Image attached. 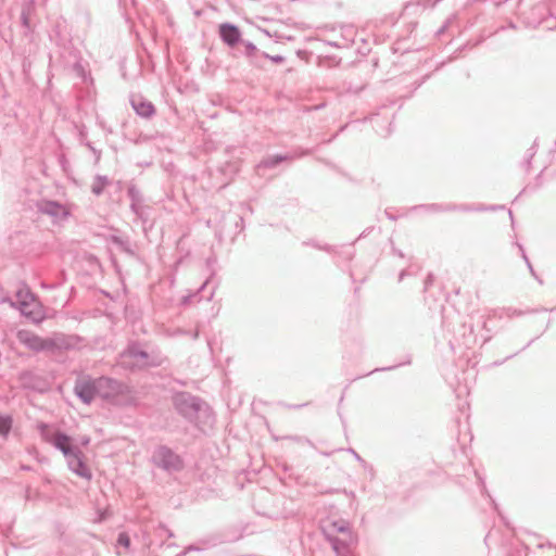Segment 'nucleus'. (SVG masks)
Masks as SVG:
<instances>
[{"label": "nucleus", "mask_w": 556, "mask_h": 556, "mask_svg": "<svg viewBox=\"0 0 556 556\" xmlns=\"http://www.w3.org/2000/svg\"><path fill=\"white\" fill-rule=\"evenodd\" d=\"M428 77H429V75H426L422 77V79L420 81L416 83L415 89H418Z\"/></svg>", "instance_id": "nucleus-59"}, {"label": "nucleus", "mask_w": 556, "mask_h": 556, "mask_svg": "<svg viewBox=\"0 0 556 556\" xmlns=\"http://www.w3.org/2000/svg\"><path fill=\"white\" fill-rule=\"evenodd\" d=\"M309 403H302V404H287V403H281V406L283 407H287L289 409H299V408H302V407H305L307 406Z\"/></svg>", "instance_id": "nucleus-44"}, {"label": "nucleus", "mask_w": 556, "mask_h": 556, "mask_svg": "<svg viewBox=\"0 0 556 556\" xmlns=\"http://www.w3.org/2000/svg\"><path fill=\"white\" fill-rule=\"evenodd\" d=\"M504 205L492 204H455V203H429L414 205L412 211H425L427 213H445V212H485L504 210Z\"/></svg>", "instance_id": "nucleus-5"}, {"label": "nucleus", "mask_w": 556, "mask_h": 556, "mask_svg": "<svg viewBox=\"0 0 556 556\" xmlns=\"http://www.w3.org/2000/svg\"><path fill=\"white\" fill-rule=\"evenodd\" d=\"M123 184H124V182H123L122 180H117V181H116V186H117V189H118V190H122V188H123Z\"/></svg>", "instance_id": "nucleus-63"}, {"label": "nucleus", "mask_w": 556, "mask_h": 556, "mask_svg": "<svg viewBox=\"0 0 556 556\" xmlns=\"http://www.w3.org/2000/svg\"><path fill=\"white\" fill-rule=\"evenodd\" d=\"M542 176H543V170H541L540 174L535 177V186L536 187H540L542 185Z\"/></svg>", "instance_id": "nucleus-56"}, {"label": "nucleus", "mask_w": 556, "mask_h": 556, "mask_svg": "<svg viewBox=\"0 0 556 556\" xmlns=\"http://www.w3.org/2000/svg\"><path fill=\"white\" fill-rule=\"evenodd\" d=\"M68 469L76 476L90 481L92 479V472L89 468L86 456L80 448H77L72 455L64 456Z\"/></svg>", "instance_id": "nucleus-9"}, {"label": "nucleus", "mask_w": 556, "mask_h": 556, "mask_svg": "<svg viewBox=\"0 0 556 556\" xmlns=\"http://www.w3.org/2000/svg\"><path fill=\"white\" fill-rule=\"evenodd\" d=\"M84 144L93 153V155L96 157V162L98 163L101 157V151L96 149L93 147L92 142H90V141H85Z\"/></svg>", "instance_id": "nucleus-36"}, {"label": "nucleus", "mask_w": 556, "mask_h": 556, "mask_svg": "<svg viewBox=\"0 0 556 556\" xmlns=\"http://www.w3.org/2000/svg\"><path fill=\"white\" fill-rule=\"evenodd\" d=\"M506 314H507V316H508L509 318H511V317H515V316H521V315H523V314H525V312H523V311H520V309H517V308L508 307V308L506 309Z\"/></svg>", "instance_id": "nucleus-42"}, {"label": "nucleus", "mask_w": 556, "mask_h": 556, "mask_svg": "<svg viewBox=\"0 0 556 556\" xmlns=\"http://www.w3.org/2000/svg\"><path fill=\"white\" fill-rule=\"evenodd\" d=\"M13 427V418L10 415L0 414V437L8 438Z\"/></svg>", "instance_id": "nucleus-27"}, {"label": "nucleus", "mask_w": 556, "mask_h": 556, "mask_svg": "<svg viewBox=\"0 0 556 556\" xmlns=\"http://www.w3.org/2000/svg\"><path fill=\"white\" fill-rule=\"evenodd\" d=\"M166 361V357L163 356L160 352H151L149 353L148 359L141 364L142 367H160Z\"/></svg>", "instance_id": "nucleus-26"}, {"label": "nucleus", "mask_w": 556, "mask_h": 556, "mask_svg": "<svg viewBox=\"0 0 556 556\" xmlns=\"http://www.w3.org/2000/svg\"><path fill=\"white\" fill-rule=\"evenodd\" d=\"M392 253L401 258L404 257V253L401 250L396 249L395 247H392Z\"/></svg>", "instance_id": "nucleus-54"}, {"label": "nucleus", "mask_w": 556, "mask_h": 556, "mask_svg": "<svg viewBox=\"0 0 556 556\" xmlns=\"http://www.w3.org/2000/svg\"><path fill=\"white\" fill-rule=\"evenodd\" d=\"M434 282V275L432 273H428L425 281H424V291H428V289L433 285Z\"/></svg>", "instance_id": "nucleus-38"}, {"label": "nucleus", "mask_w": 556, "mask_h": 556, "mask_svg": "<svg viewBox=\"0 0 556 556\" xmlns=\"http://www.w3.org/2000/svg\"><path fill=\"white\" fill-rule=\"evenodd\" d=\"M538 139L534 140L533 144L527 150L525 157L532 160L538 151Z\"/></svg>", "instance_id": "nucleus-35"}, {"label": "nucleus", "mask_w": 556, "mask_h": 556, "mask_svg": "<svg viewBox=\"0 0 556 556\" xmlns=\"http://www.w3.org/2000/svg\"><path fill=\"white\" fill-rule=\"evenodd\" d=\"M543 311L546 312V311H548V308L542 307V308L532 309L531 312L536 313V312H543ZM553 311H556V307H553L549 309V312H553Z\"/></svg>", "instance_id": "nucleus-58"}, {"label": "nucleus", "mask_w": 556, "mask_h": 556, "mask_svg": "<svg viewBox=\"0 0 556 556\" xmlns=\"http://www.w3.org/2000/svg\"><path fill=\"white\" fill-rule=\"evenodd\" d=\"M99 397L110 403H122L125 405H135L136 399L131 396V388L115 378L100 376L97 378Z\"/></svg>", "instance_id": "nucleus-2"}, {"label": "nucleus", "mask_w": 556, "mask_h": 556, "mask_svg": "<svg viewBox=\"0 0 556 556\" xmlns=\"http://www.w3.org/2000/svg\"><path fill=\"white\" fill-rule=\"evenodd\" d=\"M127 197L130 200V211L140 219L142 223L148 220L146 213V206L143 204L144 198L139 187L131 180L127 184Z\"/></svg>", "instance_id": "nucleus-8"}, {"label": "nucleus", "mask_w": 556, "mask_h": 556, "mask_svg": "<svg viewBox=\"0 0 556 556\" xmlns=\"http://www.w3.org/2000/svg\"><path fill=\"white\" fill-rule=\"evenodd\" d=\"M479 318L481 319V323H482V329L489 333L491 330L488 328L486 318H484L483 315H481Z\"/></svg>", "instance_id": "nucleus-48"}, {"label": "nucleus", "mask_w": 556, "mask_h": 556, "mask_svg": "<svg viewBox=\"0 0 556 556\" xmlns=\"http://www.w3.org/2000/svg\"><path fill=\"white\" fill-rule=\"evenodd\" d=\"M508 214H509V218H510V220H511V227L514 228V226H515V222H514L513 212H511V211H508Z\"/></svg>", "instance_id": "nucleus-62"}, {"label": "nucleus", "mask_w": 556, "mask_h": 556, "mask_svg": "<svg viewBox=\"0 0 556 556\" xmlns=\"http://www.w3.org/2000/svg\"><path fill=\"white\" fill-rule=\"evenodd\" d=\"M117 544L119 546H123L124 548L128 549L131 545L130 536L127 532L123 531L117 534Z\"/></svg>", "instance_id": "nucleus-32"}, {"label": "nucleus", "mask_w": 556, "mask_h": 556, "mask_svg": "<svg viewBox=\"0 0 556 556\" xmlns=\"http://www.w3.org/2000/svg\"><path fill=\"white\" fill-rule=\"evenodd\" d=\"M126 355L130 358L140 359L146 362L149 357V352L143 350L138 341H131L126 349Z\"/></svg>", "instance_id": "nucleus-21"}, {"label": "nucleus", "mask_w": 556, "mask_h": 556, "mask_svg": "<svg viewBox=\"0 0 556 556\" xmlns=\"http://www.w3.org/2000/svg\"><path fill=\"white\" fill-rule=\"evenodd\" d=\"M410 363H412V358H410V356H407L404 362H401V363L392 365V366L375 368L374 370L370 371V374L378 372V371H390V370H393V369H395V368H397L400 366L409 365Z\"/></svg>", "instance_id": "nucleus-33"}, {"label": "nucleus", "mask_w": 556, "mask_h": 556, "mask_svg": "<svg viewBox=\"0 0 556 556\" xmlns=\"http://www.w3.org/2000/svg\"><path fill=\"white\" fill-rule=\"evenodd\" d=\"M210 280L206 279L200 288H198V290L193 293H189V294H186L184 295L181 299H180V305L181 306H187L189 304H191L192 302H194L195 300L197 301H201L203 298L206 299V301H211L213 295H214V289H212L206 295H203L202 292L205 290L206 286L208 285Z\"/></svg>", "instance_id": "nucleus-18"}, {"label": "nucleus", "mask_w": 556, "mask_h": 556, "mask_svg": "<svg viewBox=\"0 0 556 556\" xmlns=\"http://www.w3.org/2000/svg\"><path fill=\"white\" fill-rule=\"evenodd\" d=\"M292 159H293V156L290 154L267 155L255 165V174L260 177H264L266 169L276 168L281 163L292 160Z\"/></svg>", "instance_id": "nucleus-16"}, {"label": "nucleus", "mask_w": 556, "mask_h": 556, "mask_svg": "<svg viewBox=\"0 0 556 556\" xmlns=\"http://www.w3.org/2000/svg\"><path fill=\"white\" fill-rule=\"evenodd\" d=\"M338 416L340 418L343 429L345 430L346 429V420L340 409H338Z\"/></svg>", "instance_id": "nucleus-51"}, {"label": "nucleus", "mask_w": 556, "mask_h": 556, "mask_svg": "<svg viewBox=\"0 0 556 556\" xmlns=\"http://www.w3.org/2000/svg\"><path fill=\"white\" fill-rule=\"evenodd\" d=\"M18 312L35 325H40L46 319L45 308L38 299L26 309L23 308Z\"/></svg>", "instance_id": "nucleus-17"}, {"label": "nucleus", "mask_w": 556, "mask_h": 556, "mask_svg": "<svg viewBox=\"0 0 556 556\" xmlns=\"http://www.w3.org/2000/svg\"><path fill=\"white\" fill-rule=\"evenodd\" d=\"M37 430L41 439L46 443L51 444L55 450L60 451L63 456H70L79 448L75 444V440L72 435L47 422H39L37 425Z\"/></svg>", "instance_id": "nucleus-3"}, {"label": "nucleus", "mask_w": 556, "mask_h": 556, "mask_svg": "<svg viewBox=\"0 0 556 556\" xmlns=\"http://www.w3.org/2000/svg\"><path fill=\"white\" fill-rule=\"evenodd\" d=\"M129 103L135 113L141 118L150 119L156 114L155 105L141 94H131Z\"/></svg>", "instance_id": "nucleus-15"}, {"label": "nucleus", "mask_w": 556, "mask_h": 556, "mask_svg": "<svg viewBox=\"0 0 556 556\" xmlns=\"http://www.w3.org/2000/svg\"><path fill=\"white\" fill-rule=\"evenodd\" d=\"M336 555H337V556H351V555H353V554L351 553V547H349V548L343 549L342 552H340V553H338V554H336Z\"/></svg>", "instance_id": "nucleus-53"}, {"label": "nucleus", "mask_w": 556, "mask_h": 556, "mask_svg": "<svg viewBox=\"0 0 556 556\" xmlns=\"http://www.w3.org/2000/svg\"><path fill=\"white\" fill-rule=\"evenodd\" d=\"M348 452L353 455V457L363 466L367 465V462L352 447L348 448Z\"/></svg>", "instance_id": "nucleus-40"}, {"label": "nucleus", "mask_w": 556, "mask_h": 556, "mask_svg": "<svg viewBox=\"0 0 556 556\" xmlns=\"http://www.w3.org/2000/svg\"><path fill=\"white\" fill-rule=\"evenodd\" d=\"M540 336L531 339L520 351H517L508 356H506L503 361H496L493 363L494 366H500L502 364H504L507 359H510L513 357H515L516 355H518L521 351H525L527 348H529Z\"/></svg>", "instance_id": "nucleus-34"}, {"label": "nucleus", "mask_w": 556, "mask_h": 556, "mask_svg": "<svg viewBox=\"0 0 556 556\" xmlns=\"http://www.w3.org/2000/svg\"><path fill=\"white\" fill-rule=\"evenodd\" d=\"M371 229H372V228H370V227H369V228H367V229H365V230L359 235L358 239L366 237V236L370 232V230H371Z\"/></svg>", "instance_id": "nucleus-60"}, {"label": "nucleus", "mask_w": 556, "mask_h": 556, "mask_svg": "<svg viewBox=\"0 0 556 556\" xmlns=\"http://www.w3.org/2000/svg\"><path fill=\"white\" fill-rule=\"evenodd\" d=\"M346 127H348V125H344V126L340 127V129L331 138H329L326 142L330 143L332 140H334L337 138L339 132L343 131Z\"/></svg>", "instance_id": "nucleus-49"}, {"label": "nucleus", "mask_w": 556, "mask_h": 556, "mask_svg": "<svg viewBox=\"0 0 556 556\" xmlns=\"http://www.w3.org/2000/svg\"><path fill=\"white\" fill-rule=\"evenodd\" d=\"M410 275L408 269H402L399 274V281H402L406 276Z\"/></svg>", "instance_id": "nucleus-50"}, {"label": "nucleus", "mask_w": 556, "mask_h": 556, "mask_svg": "<svg viewBox=\"0 0 556 556\" xmlns=\"http://www.w3.org/2000/svg\"><path fill=\"white\" fill-rule=\"evenodd\" d=\"M151 463L168 475L180 472L185 468L182 456L165 444H160L154 447L151 455Z\"/></svg>", "instance_id": "nucleus-4"}, {"label": "nucleus", "mask_w": 556, "mask_h": 556, "mask_svg": "<svg viewBox=\"0 0 556 556\" xmlns=\"http://www.w3.org/2000/svg\"><path fill=\"white\" fill-rule=\"evenodd\" d=\"M324 538L330 544L331 548L333 549V552L336 554H338V553L342 552L343 549H346L357 543V542H350L349 536H345L343 539H340L338 536H324Z\"/></svg>", "instance_id": "nucleus-23"}, {"label": "nucleus", "mask_w": 556, "mask_h": 556, "mask_svg": "<svg viewBox=\"0 0 556 556\" xmlns=\"http://www.w3.org/2000/svg\"><path fill=\"white\" fill-rule=\"evenodd\" d=\"M236 227L239 228V231H241L244 227V219L243 217L239 216L235 223Z\"/></svg>", "instance_id": "nucleus-47"}, {"label": "nucleus", "mask_w": 556, "mask_h": 556, "mask_svg": "<svg viewBox=\"0 0 556 556\" xmlns=\"http://www.w3.org/2000/svg\"><path fill=\"white\" fill-rule=\"evenodd\" d=\"M38 212L49 215L56 220H64L70 216L68 210L59 201L41 200L37 203Z\"/></svg>", "instance_id": "nucleus-14"}, {"label": "nucleus", "mask_w": 556, "mask_h": 556, "mask_svg": "<svg viewBox=\"0 0 556 556\" xmlns=\"http://www.w3.org/2000/svg\"><path fill=\"white\" fill-rule=\"evenodd\" d=\"M203 542L208 544L210 546H216V545L220 544L223 541L220 540V538L218 535H214L207 540H204Z\"/></svg>", "instance_id": "nucleus-43"}, {"label": "nucleus", "mask_w": 556, "mask_h": 556, "mask_svg": "<svg viewBox=\"0 0 556 556\" xmlns=\"http://www.w3.org/2000/svg\"><path fill=\"white\" fill-rule=\"evenodd\" d=\"M531 162H532V160H529V159H527V157H525V159H523V161H522L521 165H522V167L526 169V172H529V170H530V168H531Z\"/></svg>", "instance_id": "nucleus-46"}, {"label": "nucleus", "mask_w": 556, "mask_h": 556, "mask_svg": "<svg viewBox=\"0 0 556 556\" xmlns=\"http://www.w3.org/2000/svg\"><path fill=\"white\" fill-rule=\"evenodd\" d=\"M285 439L291 440L294 442H302V440H303L301 437H298V435H288V437H285Z\"/></svg>", "instance_id": "nucleus-57"}, {"label": "nucleus", "mask_w": 556, "mask_h": 556, "mask_svg": "<svg viewBox=\"0 0 556 556\" xmlns=\"http://www.w3.org/2000/svg\"><path fill=\"white\" fill-rule=\"evenodd\" d=\"M110 184V179L105 175H96L93 184L91 186V192L96 197H100L103 194L104 189Z\"/></svg>", "instance_id": "nucleus-24"}, {"label": "nucleus", "mask_w": 556, "mask_h": 556, "mask_svg": "<svg viewBox=\"0 0 556 556\" xmlns=\"http://www.w3.org/2000/svg\"><path fill=\"white\" fill-rule=\"evenodd\" d=\"M63 23L56 22L49 35L50 40L60 47H66L71 42L70 37L63 33Z\"/></svg>", "instance_id": "nucleus-20"}, {"label": "nucleus", "mask_w": 556, "mask_h": 556, "mask_svg": "<svg viewBox=\"0 0 556 556\" xmlns=\"http://www.w3.org/2000/svg\"><path fill=\"white\" fill-rule=\"evenodd\" d=\"M475 472V476L477 478V483H478V486L480 489V493L483 495V496H486L489 497L493 508L498 513V516L502 518V520L504 521V525L509 528V523L508 521L502 516V514L500 513L498 510V505L497 503L495 502V500L491 496V494L489 493L488 491V488H486V484H485V479L484 477L479 472L478 469H475L473 470Z\"/></svg>", "instance_id": "nucleus-19"}, {"label": "nucleus", "mask_w": 556, "mask_h": 556, "mask_svg": "<svg viewBox=\"0 0 556 556\" xmlns=\"http://www.w3.org/2000/svg\"><path fill=\"white\" fill-rule=\"evenodd\" d=\"M384 214H386V216H387L390 220H396V219H397V217H396L395 215H393L392 213H390V208H386Z\"/></svg>", "instance_id": "nucleus-55"}, {"label": "nucleus", "mask_w": 556, "mask_h": 556, "mask_svg": "<svg viewBox=\"0 0 556 556\" xmlns=\"http://www.w3.org/2000/svg\"><path fill=\"white\" fill-rule=\"evenodd\" d=\"M15 298L16 300H12L9 296L3 298L1 303H9L11 307L21 311L23 308L26 309L27 306H30L38 299L25 282H22L15 291Z\"/></svg>", "instance_id": "nucleus-10"}, {"label": "nucleus", "mask_w": 556, "mask_h": 556, "mask_svg": "<svg viewBox=\"0 0 556 556\" xmlns=\"http://www.w3.org/2000/svg\"><path fill=\"white\" fill-rule=\"evenodd\" d=\"M296 54L302 58L303 55L307 54V51L305 50H298Z\"/></svg>", "instance_id": "nucleus-61"}, {"label": "nucleus", "mask_w": 556, "mask_h": 556, "mask_svg": "<svg viewBox=\"0 0 556 556\" xmlns=\"http://www.w3.org/2000/svg\"><path fill=\"white\" fill-rule=\"evenodd\" d=\"M267 60L271 61L275 64H281V63H283L286 61V58L283 55H280V54H276V55L268 54Z\"/></svg>", "instance_id": "nucleus-41"}, {"label": "nucleus", "mask_w": 556, "mask_h": 556, "mask_svg": "<svg viewBox=\"0 0 556 556\" xmlns=\"http://www.w3.org/2000/svg\"><path fill=\"white\" fill-rule=\"evenodd\" d=\"M199 338V331L195 330L193 333H192V339L193 340H197Z\"/></svg>", "instance_id": "nucleus-64"}, {"label": "nucleus", "mask_w": 556, "mask_h": 556, "mask_svg": "<svg viewBox=\"0 0 556 556\" xmlns=\"http://www.w3.org/2000/svg\"><path fill=\"white\" fill-rule=\"evenodd\" d=\"M175 412L187 422L203 431L215 422L212 407L200 396L187 391H176L172 395Z\"/></svg>", "instance_id": "nucleus-1"}, {"label": "nucleus", "mask_w": 556, "mask_h": 556, "mask_svg": "<svg viewBox=\"0 0 556 556\" xmlns=\"http://www.w3.org/2000/svg\"><path fill=\"white\" fill-rule=\"evenodd\" d=\"M302 244L303 245L313 247V248H315L317 250H321V251H325L327 253L336 252V248L334 247H332L330 244H320L319 242H317L314 239H311V240H307V241H303Z\"/></svg>", "instance_id": "nucleus-30"}, {"label": "nucleus", "mask_w": 556, "mask_h": 556, "mask_svg": "<svg viewBox=\"0 0 556 556\" xmlns=\"http://www.w3.org/2000/svg\"><path fill=\"white\" fill-rule=\"evenodd\" d=\"M83 341L84 339L78 334L56 333L49 338V343L51 345L50 351L74 350L79 348Z\"/></svg>", "instance_id": "nucleus-12"}, {"label": "nucleus", "mask_w": 556, "mask_h": 556, "mask_svg": "<svg viewBox=\"0 0 556 556\" xmlns=\"http://www.w3.org/2000/svg\"><path fill=\"white\" fill-rule=\"evenodd\" d=\"M468 329H469V336L468 337H466V333L464 332L465 344L466 345L476 342V337L473 336V326L469 325Z\"/></svg>", "instance_id": "nucleus-39"}, {"label": "nucleus", "mask_w": 556, "mask_h": 556, "mask_svg": "<svg viewBox=\"0 0 556 556\" xmlns=\"http://www.w3.org/2000/svg\"><path fill=\"white\" fill-rule=\"evenodd\" d=\"M203 547L197 545V544H190L189 546H187L182 552L178 553L176 556H185L188 552H192V551H202Z\"/></svg>", "instance_id": "nucleus-37"}, {"label": "nucleus", "mask_w": 556, "mask_h": 556, "mask_svg": "<svg viewBox=\"0 0 556 556\" xmlns=\"http://www.w3.org/2000/svg\"><path fill=\"white\" fill-rule=\"evenodd\" d=\"M218 36L220 40L231 49L236 48L242 41V31L240 27L230 22L219 24Z\"/></svg>", "instance_id": "nucleus-11"}, {"label": "nucleus", "mask_w": 556, "mask_h": 556, "mask_svg": "<svg viewBox=\"0 0 556 556\" xmlns=\"http://www.w3.org/2000/svg\"><path fill=\"white\" fill-rule=\"evenodd\" d=\"M110 241L112 244H114L119 251L130 255V256H134L135 255V251L132 249V244L130 242V240L126 237H122V236H118V235H111L110 237Z\"/></svg>", "instance_id": "nucleus-22"}, {"label": "nucleus", "mask_w": 556, "mask_h": 556, "mask_svg": "<svg viewBox=\"0 0 556 556\" xmlns=\"http://www.w3.org/2000/svg\"><path fill=\"white\" fill-rule=\"evenodd\" d=\"M89 443H90V437L84 435V437L80 438V444L83 446H87Z\"/></svg>", "instance_id": "nucleus-52"}, {"label": "nucleus", "mask_w": 556, "mask_h": 556, "mask_svg": "<svg viewBox=\"0 0 556 556\" xmlns=\"http://www.w3.org/2000/svg\"><path fill=\"white\" fill-rule=\"evenodd\" d=\"M78 135H79V139L81 141V143L84 144L86 140V137H87V130H86V127L83 125L79 130H78Z\"/></svg>", "instance_id": "nucleus-45"}, {"label": "nucleus", "mask_w": 556, "mask_h": 556, "mask_svg": "<svg viewBox=\"0 0 556 556\" xmlns=\"http://www.w3.org/2000/svg\"><path fill=\"white\" fill-rule=\"evenodd\" d=\"M320 529L324 536H337V533H342L350 538V542H357V535L352 531L349 521L344 519L329 521Z\"/></svg>", "instance_id": "nucleus-13"}, {"label": "nucleus", "mask_w": 556, "mask_h": 556, "mask_svg": "<svg viewBox=\"0 0 556 556\" xmlns=\"http://www.w3.org/2000/svg\"><path fill=\"white\" fill-rule=\"evenodd\" d=\"M243 46V51L241 52L248 60L252 58L253 55H260V50L252 42L248 40H243L240 42Z\"/></svg>", "instance_id": "nucleus-29"}, {"label": "nucleus", "mask_w": 556, "mask_h": 556, "mask_svg": "<svg viewBox=\"0 0 556 556\" xmlns=\"http://www.w3.org/2000/svg\"><path fill=\"white\" fill-rule=\"evenodd\" d=\"M16 338L21 344L30 351L38 353L51 350L49 338H42L30 330L20 329L16 333Z\"/></svg>", "instance_id": "nucleus-7"}, {"label": "nucleus", "mask_w": 556, "mask_h": 556, "mask_svg": "<svg viewBox=\"0 0 556 556\" xmlns=\"http://www.w3.org/2000/svg\"><path fill=\"white\" fill-rule=\"evenodd\" d=\"M268 58V53L260 51V55H253L249 59L251 65L257 68H264V61Z\"/></svg>", "instance_id": "nucleus-31"}, {"label": "nucleus", "mask_w": 556, "mask_h": 556, "mask_svg": "<svg viewBox=\"0 0 556 556\" xmlns=\"http://www.w3.org/2000/svg\"><path fill=\"white\" fill-rule=\"evenodd\" d=\"M73 392L85 405H90L99 396L97 378L84 375L75 380Z\"/></svg>", "instance_id": "nucleus-6"}, {"label": "nucleus", "mask_w": 556, "mask_h": 556, "mask_svg": "<svg viewBox=\"0 0 556 556\" xmlns=\"http://www.w3.org/2000/svg\"><path fill=\"white\" fill-rule=\"evenodd\" d=\"M33 9L30 7H24L21 12V25L25 29L24 34L25 36H28L34 31L30 23V14Z\"/></svg>", "instance_id": "nucleus-25"}, {"label": "nucleus", "mask_w": 556, "mask_h": 556, "mask_svg": "<svg viewBox=\"0 0 556 556\" xmlns=\"http://www.w3.org/2000/svg\"><path fill=\"white\" fill-rule=\"evenodd\" d=\"M514 244L518 248L519 252H520V256L522 257V260L525 261L530 274L532 277H534L541 285L543 283V280L536 275L527 253H526V250L523 248V245L518 242V241H515Z\"/></svg>", "instance_id": "nucleus-28"}]
</instances>
